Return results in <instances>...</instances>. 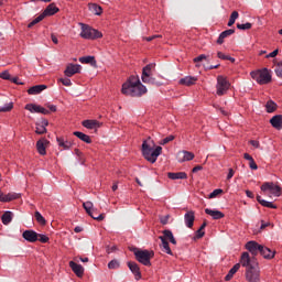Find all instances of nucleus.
<instances>
[{"label": "nucleus", "mask_w": 282, "mask_h": 282, "mask_svg": "<svg viewBox=\"0 0 282 282\" xmlns=\"http://www.w3.org/2000/svg\"><path fill=\"white\" fill-rule=\"evenodd\" d=\"M121 94L123 96H131V98H140L147 94V86L140 82L135 75H131L126 83L122 84Z\"/></svg>", "instance_id": "obj_1"}, {"label": "nucleus", "mask_w": 282, "mask_h": 282, "mask_svg": "<svg viewBox=\"0 0 282 282\" xmlns=\"http://www.w3.org/2000/svg\"><path fill=\"white\" fill-rule=\"evenodd\" d=\"M141 153L147 162H150V164H155V162H158V158L162 155V147H155V142L153 141L151 147V144L144 140L141 145Z\"/></svg>", "instance_id": "obj_2"}, {"label": "nucleus", "mask_w": 282, "mask_h": 282, "mask_svg": "<svg viewBox=\"0 0 282 282\" xmlns=\"http://www.w3.org/2000/svg\"><path fill=\"white\" fill-rule=\"evenodd\" d=\"M130 252H133L135 260L145 265L147 268H151V260L155 257V252L153 250H142L137 247H131Z\"/></svg>", "instance_id": "obj_3"}, {"label": "nucleus", "mask_w": 282, "mask_h": 282, "mask_svg": "<svg viewBox=\"0 0 282 282\" xmlns=\"http://www.w3.org/2000/svg\"><path fill=\"white\" fill-rule=\"evenodd\" d=\"M248 281H261V269L259 268V262L257 261V258L248 259Z\"/></svg>", "instance_id": "obj_4"}, {"label": "nucleus", "mask_w": 282, "mask_h": 282, "mask_svg": "<svg viewBox=\"0 0 282 282\" xmlns=\"http://www.w3.org/2000/svg\"><path fill=\"white\" fill-rule=\"evenodd\" d=\"M246 268L245 271V276L246 279H248V251H245L241 254L240 258V263H236L228 272V274L225 276V281H230L232 279V276H235V274H237V272H239V268Z\"/></svg>", "instance_id": "obj_5"}, {"label": "nucleus", "mask_w": 282, "mask_h": 282, "mask_svg": "<svg viewBox=\"0 0 282 282\" xmlns=\"http://www.w3.org/2000/svg\"><path fill=\"white\" fill-rule=\"evenodd\" d=\"M250 76L259 85H269V83H272V74L268 68H263L262 70L251 72Z\"/></svg>", "instance_id": "obj_6"}, {"label": "nucleus", "mask_w": 282, "mask_h": 282, "mask_svg": "<svg viewBox=\"0 0 282 282\" xmlns=\"http://www.w3.org/2000/svg\"><path fill=\"white\" fill-rule=\"evenodd\" d=\"M80 36L87 41H96V39H102V32L89 26L88 24L82 23Z\"/></svg>", "instance_id": "obj_7"}, {"label": "nucleus", "mask_w": 282, "mask_h": 282, "mask_svg": "<svg viewBox=\"0 0 282 282\" xmlns=\"http://www.w3.org/2000/svg\"><path fill=\"white\" fill-rule=\"evenodd\" d=\"M261 191L264 195H273V197H281V187L272 182H267L261 185Z\"/></svg>", "instance_id": "obj_8"}, {"label": "nucleus", "mask_w": 282, "mask_h": 282, "mask_svg": "<svg viewBox=\"0 0 282 282\" xmlns=\"http://www.w3.org/2000/svg\"><path fill=\"white\" fill-rule=\"evenodd\" d=\"M83 208L84 210H86L87 215L91 217V219H95L96 221H102L105 219V214L98 215V209L94 208V203L89 200L86 203H83Z\"/></svg>", "instance_id": "obj_9"}, {"label": "nucleus", "mask_w": 282, "mask_h": 282, "mask_svg": "<svg viewBox=\"0 0 282 282\" xmlns=\"http://www.w3.org/2000/svg\"><path fill=\"white\" fill-rule=\"evenodd\" d=\"M216 89L217 96H225V94H228V89H230V82H228V78L223 75L218 76Z\"/></svg>", "instance_id": "obj_10"}, {"label": "nucleus", "mask_w": 282, "mask_h": 282, "mask_svg": "<svg viewBox=\"0 0 282 282\" xmlns=\"http://www.w3.org/2000/svg\"><path fill=\"white\" fill-rule=\"evenodd\" d=\"M153 68V64H148L142 68L141 80L142 83H148L153 85L155 79L151 77V69Z\"/></svg>", "instance_id": "obj_11"}, {"label": "nucleus", "mask_w": 282, "mask_h": 282, "mask_svg": "<svg viewBox=\"0 0 282 282\" xmlns=\"http://www.w3.org/2000/svg\"><path fill=\"white\" fill-rule=\"evenodd\" d=\"M24 109H26V111H30L31 113H42L43 116H50V110L35 104H26Z\"/></svg>", "instance_id": "obj_12"}, {"label": "nucleus", "mask_w": 282, "mask_h": 282, "mask_svg": "<svg viewBox=\"0 0 282 282\" xmlns=\"http://www.w3.org/2000/svg\"><path fill=\"white\" fill-rule=\"evenodd\" d=\"M47 127H50V121L43 118L41 121L35 123V133L36 135H45L47 133Z\"/></svg>", "instance_id": "obj_13"}, {"label": "nucleus", "mask_w": 282, "mask_h": 282, "mask_svg": "<svg viewBox=\"0 0 282 282\" xmlns=\"http://www.w3.org/2000/svg\"><path fill=\"white\" fill-rule=\"evenodd\" d=\"M47 147H50V140L46 138H41L36 142V150L40 155H47Z\"/></svg>", "instance_id": "obj_14"}, {"label": "nucleus", "mask_w": 282, "mask_h": 282, "mask_svg": "<svg viewBox=\"0 0 282 282\" xmlns=\"http://www.w3.org/2000/svg\"><path fill=\"white\" fill-rule=\"evenodd\" d=\"M22 238L29 243H36L39 241V234L32 229H28L22 232Z\"/></svg>", "instance_id": "obj_15"}, {"label": "nucleus", "mask_w": 282, "mask_h": 282, "mask_svg": "<svg viewBox=\"0 0 282 282\" xmlns=\"http://www.w3.org/2000/svg\"><path fill=\"white\" fill-rule=\"evenodd\" d=\"M127 265L132 274H134L135 281H140V279H142V271H140V265L133 261H128Z\"/></svg>", "instance_id": "obj_16"}, {"label": "nucleus", "mask_w": 282, "mask_h": 282, "mask_svg": "<svg viewBox=\"0 0 282 282\" xmlns=\"http://www.w3.org/2000/svg\"><path fill=\"white\" fill-rule=\"evenodd\" d=\"M80 64H68L64 70V75L67 76V78H72L75 74H80Z\"/></svg>", "instance_id": "obj_17"}, {"label": "nucleus", "mask_w": 282, "mask_h": 282, "mask_svg": "<svg viewBox=\"0 0 282 282\" xmlns=\"http://www.w3.org/2000/svg\"><path fill=\"white\" fill-rule=\"evenodd\" d=\"M263 246L259 245L257 241H249L248 242V252L252 254V257H257L261 253Z\"/></svg>", "instance_id": "obj_18"}, {"label": "nucleus", "mask_w": 282, "mask_h": 282, "mask_svg": "<svg viewBox=\"0 0 282 282\" xmlns=\"http://www.w3.org/2000/svg\"><path fill=\"white\" fill-rule=\"evenodd\" d=\"M68 265L72 269V271L74 272V274H76V276H78L79 279L84 276L85 268H83V265H80L74 261H69Z\"/></svg>", "instance_id": "obj_19"}, {"label": "nucleus", "mask_w": 282, "mask_h": 282, "mask_svg": "<svg viewBox=\"0 0 282 282\" xmlns=\"http://www.w3.org/2000/svg\"><path fill=\"white\" fill-rule=\"evenodd\" d=\"M82 126L85 127V129H100V127H102V122L98 120L86 119L82 122Z\"/></svg>", "instance_id": "obj_20"}, {"label": "nucleus", "mask_w": 282, "mask_h": 282, "mask_svg": "<svg viewBox=\"0 0 282 282\" xmlns=\"http://www.w3.org/2000/svg\"><path fill=\"white\" fill-rule=\"evenodd\" d=\"M56 142L61 149H64V151H69L72 147H74V143L69 140H65V137H57Z\"/></svg>", "instance_id": "obj_21"}, {"label": "nucleus", "mask_w": 282, "mask_h": 282, "mask_svg": "<svg viewBox=\"0 0 282 282\" xmlns=\"http://www.w3.org/2000/svg\"><path fill=\"white\" fill-rule=\"evenodd\" d=\"M57 12H61V9L56 7L55 3H51L46 7V9L42 12L45 17H54V14H57Z\"/></svg>", "instance_id": "obj_22"}, {"label": "nucleus", "mask_w": 282, "mask_h": 282, "mask_svg": "<svg viewBox=\"0 0 282 282\" xmlns=\"http://www.w3.org/2000/svg\"><path fill=\"white\" fill-rule=\"evenodd\" d=\"M270 124L273 129H282V115H275L270 119Z\"/></svg>", "instance_id": "obj_23"}, {"label": "nucleus", "mask_w": 282, "mask_h": 282, "mask_svg": "<svg viewBox=\"0 0 282 282\" xmlns=\"http://www.w3.org/2000/svg\"><path fill=\"white\" fill-rule=\"evenodd\" d=\"M196 83H197V77L186 76L180 79L178 85H184L185 87H192V85H195Z\"/></svg>", "instance_id": "obj_24"}, {"label": "nucleus", "mask_w": 282, "mask_h": 282, "mask_svg": "<svg viewBox=\"0 0 282 282\" xmlns=\"http://www.w3.org/2000/svg\"><path fill=\"white\" fill-rule=\"evenodd\" d=\"M46 88H47V85H43V84L35 85L28 89V94H29V96H35L36 94H41V91H45Z\"/></svg>", "instance_id": "obj_25"}, {"label": "nucleus", "mask_w": 282, "mask_h": 282, "mask_svg": "<svg viewBox=\"0 0 282 282\" xmlns=\"http://www.w3.org/2000/svg\"><path fill=\"white\" fill-rule=\"evenodd\" d=\"M205 213L206 215H209V217H212L213 219H224V217H226V215L223 212L214 210L210 208H206Z\"/></svg>", "instance_id": "obj_26"}, {"label": "nucleus", "mask_w": 282, "mask_h": 282, "mask_svg": "<svg viewBox=\"0 0 282 282\" xmlns=\"http://www.w3.org/2000/svg\"><path fill=\"white\" fill-rule=\"evenodd\" d=\"M169 180H188L186 172H170L167 173Z\"/></svg>", "instance_id": "obj_27"}, {"label": "nucleus", "mask_w": 282, "mask_h": 282, "mask_svg": "<svg viewBox=\"0 0 282 282\" xmlns=\"http://www.w3.org/2000/svg\"><path fill=\"white\" fill-rule=\"evenodd\" d=\"M185 224L187 228H193L195 224V212L189 210L185 214Z\"/></svg>", "instance_id": "obj_28"}, {"label": "nucleus", "mask_w": 282, "mask_h": 282, "mask_svg": "<svg viewBox=\"0 0 282 282\" xmlns=\"http://www.w3.org/2000/svg\"><path fill=\"white\" fill-rule=\"evenodd\" d=\"M235 33V29H228L224 32H221L217 39L218 45H224V39H228V36H231V34Z\"/></svg>", "instance_id": "obj_29"}, {"label": "nucleus", "mask_w": 282, "mask_h": 282, "mask_svg": "<svg viewBox=\"0 0 282 282\" xmlns=\"http://www.w3.org/2000/svg\"><path fill=\"white\" fill-rule=\"evenodd\" d=\"M73 135L82 140V142H85L86 144H91V137L85 134L84 132L75 131L73 132Z\"/></svg>", "instance_id": "obj_30"}, {"label": "nucleus", "mask_w": 282, "mask_h": 282, "mask_svg": "<svg viewBox=\"0 0 282 282\" xmlns=\"http://www.w3.org/2000/svg\"><path fill=\"white\" fill-rule=\"evenodd\" d=\"M159 239H160V241L162 243L161 246L165 250L166 254H170L171 257H173V250H171L169 240H166L165 237H163V236H160Z\"/></svg>", "instance_id": "obj_31"}, {"label": "nucleus", "mask_w": 282, "mask_h": 282, "mask_svg": "<svg viewBox=\"0 0 282 282\" xmlns=\"http://www.w3.org/2000/svg\"><path fill=\"white\" fill-rule=\"evenodd\" d=\"M178 153H183V155H184L182 159L178 160V162H181V163L182 162H191V161L195 160V153H193V152L183 150Z\"/></svg>", "instance_id": "obj_32"}, {"label": "nucleus", "mask_w": 282, "mask_h": 282, "mask_svg": "<svg viewBox=\"0 0 282 282\" xmlns=\"http://www.w3.org/2000/svg\"><path fill=\"white\" fill-rule=\"evenodd\" d=\"M88 10H90V12H94L96 17H100L102 14V7L97 3H88Z\"/></svg>", "instance_id": "obj_33"}, {"label": "nucleus", "mask_w": 282, "mask_h": 282, "mask_svg": "<svg viewBox=\"0 0 282 282\" xmlns=\"http://www.w3.org/2000/svg\"><path fill=\"white\" fill-rule=\"evenodd\" d=\"M163 237H165L166 240L169 239V241L172 242L173 246H177V240L173 236V231H171V229L163 230Z\"/></svg>", "instance_id": "obj_34"}, {"label": "nucleus", "mask_w": 282, "mask_h": 282, "mask_svg": "<svg viewBox=\"0 0 282 282\" xmlns=\"http://www.w3.org/2000/svg\"><path fill=\"white\" fill-rule=\"evenodd\" d=\"M79 63H85L93 65V67H96L97 62H96V57L95 56H83L79 58Z\"/></svg>", "instance_id": "obj_35"}, {"label": "nucleus", "mask_w": 282, "mask_h": 282, "mask_svg": "<svg viewBox=\"0 0 282 282\" xmlns=\"http://www.w3.org/2000/svg\"><path fill=\"white\" fill-rule=\"evenodd\" d=\"M260 254L264 259H274V252H272V250H270V248H268V247H262Z\"/></svg>", "instance_id": "obj_36"}, {"label": "nucleus", "mask_w": 282, "mask_h": 282, "mask_svg": "<svg viewBox=\"0 0 282 282\" xmlns=\"http://www.w3.org/2000/svg\"><path fill=\"white\" fill-rule=\"evenodd\" d=\"M14 199H21V194L19 193L4 194L3 203L14 202Z\"/></svg>", "instance_id": "obj_37"}, {"label": "nucleus", "mask_w": 282, "mask_h": 282, "mask_svg": "<svg viewBox=\"0 0 282 282\" xmlns=\"http://www.w3.org/2000/svg\"><path fill=\"white\" fill-rule=\"evenodd\" d=\"M1 220L4 226H8V224L12 221V212H4V214L1 216Z\"/></svg>", "instance_id": "obj_38"}, {"label": "nucleus", "mask_w": 282, "mask_h": 282, "mask_svg": "<svg viewBox=\"0 0 282 282\" xmlns=\"http://www.w3.org/2000/svg\"><path fill=\"white\" fill-rule=\"evenodd\" d=\"M257 202H259V204L261 206H264V208H276V205L272 204L271 202H268L263 198H261V196H257Z\"/></svg>", "instance_id": "obj_39"}, {"label": "nucleus", "mask_w": 282, "mask_h": 282, "mask_svg": "<svg viewBox=\"0 0 282 282\" xmlns=\"http://www.w3.org/2000/svg\"><path fill=\"white\" fill-rule=\"evenodd\" d=\"M206 226H208V223H206V220L200 225L199 229L196 230V236L195 239H202L204 237V235H206V232L204 231V228H206Z\"/></svg>", "instance_id": "obj_40"}, {"label": "nucleus", "mask_w": 282, "mask_h": 282, "mask_svg": "<svg viewBox=\"0 0 282 282\" xmlns=\"http://www.w3.org/2000/svg\"><path fill=\"white\" fill-rule=\"evenodd\" d=\"M265 109L268 113H274V111H276V102L273 100L267 101Z\"/></svg>", "instance_id": "obj_41"}, {"label": "nucleus", "mask_w": 282, "mask_h": 282, "mask_svg": "<svg viewBox=\"0 0 282 282\" xmlns=\"http://www.w3.org/2000/svg\"><path fill=\"white\" fill-rule=\"evenodd\" d=\"M237 19H239V12L237 11H232L229 21H228V28H232V25H235V22L237 21Z\"/></svg>", "instance_id": "obj_42"}, {"label": "nucleus", "mask_w": 282, "mask_h": 282, "mask_svg": "<svg viewBox=\"0 0 282 282\" xmlns=\"http://www.w3.org/2000/svg\"><path fill=\"white\" fill-rule=\"evenodd\" d=\"M34 217L40 226H47V220H45V217H43L39 212H35Z\"/></svg>", "instance_id": "obj_43"}, {"label": "nucleus", "mask_w": 282, "mask_h": 282, "mask_svg": "<svg viewBox=\"0 0 282 282\" xmlns=\"http://www.w3.org/2000/svg\"><path fill=\"white\" fill-rule=\"evenodd\" d=\"M13 109H14V104L9 102V104H6L3 107H0V113H8V111H11Z\"/></svg>", "instance_id": "obj_44"}, {"label": "nucleus", "mask_w": 282, "mask_h": 282, "mask_svg": "<svg viewBox=\"0 0 282 282\" xmlns=\"http://www.w3.org/2000/svg\"><path fill=\"white\" fill-rule=\"evenodd\" d=\"M43 19H45V15L42 12L37 18H35L32 22L28 24V28H34V25H36V23H41Z\"/></svg>", "instance_id": "obj_45"}, {"label": "nucleus", "mask_w": 282, "mask_h": 282, "mask_svg": "<svg viewBox=\"0 0 282 282\" xmlns=\"http://www.w3.org/2000/svg\"><path fill=\"white\" fill-rule=\"evenodd\" d=\"M43 19H45V15L42 12L37 18H35L32 22L28 24V28H34V25H36V23H41Z\"/></svg>", "instance_id": "obj_46"}, {"label": "nucleus", "mask_w": 282, "mask_h": 282, "mask_svg": "<svg viewBox=\"0 0 282 282\" xmlns=\"http://www.w3.org/2000/svg\"><path fill=\"white\" fill-rule=\"evenodd\" d=\"M217 57L221 61H230V63H235V57H231L230 55H226L223 52L217 53Z\"/></svg>", "instance_id": "obj_47"}, {"label": "nucleus", "mask_w": 282, "mask_h": 282, "mask_svg": "<svg viewBox=\"0 0 282 282\" xmlns=\"http://www.w3.org/2000/svg\"><path fill=\"white\" fill-rule=\"evenodd\" d=\"M248 165L251 171H257V169H259V165H257V162H254V159L251 155H248Z\"/></svg>", "instance_id": "obj_48"}, {"label": "nucleus", "mask_w": 282, "mask_h": 282, "mask_svg": "<svg viewBox=\"0 0 282 282\" xmlns=\"http://www.w3.org/2000/svg\"><path fill=\"white\" fill-rule=\"evenodd\" d=\"M37 241H40L41 243H48L50 237L43 234H37Z\"/></svg>", "instance_id": "obj_49"}, {"label": "nucleus", "mask_w": 282, "mask_h": 282, "mask_svg": "<svg viewBox=\"0 0 282 282\" xmlns=\"http://www.w3.org/2000/svg\"><path fill=\"white\" fill-rule=\"evenodd\" d=\"M109 270H117V268H120V262L118 260H111L108 263Z\"/></svg>", "instance_id": "obj_50"}, {"label": "nucleus", "mask_w": 282, "mask_h": 282, "mask_svg": "<svg viewBox=\"0 0 282 282\" xmlns=\"http://www.w3.org/2000/svg\"><path fill=\"white\" fill-rule=\"evenodd\" d=\"M0 78H2V80H12V75H10V72L4 70L0 74Z\"/></svg>", "instance_id": "obj_51"}, {"label": "nucleus", "mask_w": 282, "mask_h": 282, "mask_svg": "<svg viewBox=\"0 0 282 282\" xmlns=\"http://www.w3.org/2000/svg\"><path fill=\"white\" fill-rule=\"evenodd\" d=\"M223 193H224V189L221 188L214 189L213 193L209 194V199H213L217 197V195H221Z\"/></svg>", "instance_id": "obj_52"}, {"label": "nucleus", "mask_w": 282, "mask_h": 282, "mask_svg": "<svg viewBox=\"0 0 282 282\" xmlns=\"http://www.w3.org/2000/svg\"><path fill=\"white\" fill-rule=\"evenodd\" d=\"M173 140H175V135L170 134L161 141V144H169V142H173Z\"/></svg>", "instance_id": "obj_53"}, {"label": "nucleus", "mask_w": 282, "mask_h": 282, "mask_svg": "<svg viewBox=\"0 0 282 282\" xmlns=\"http://www.w3.org/2000/svg\"><path fill=\"white\" fill-rule=\"evenodd\" d=\"M58 80H59V83H62V85H64V87H72V79H69V78H59Z\"/></svg>", "instance_id": "obj_54"}, {"label": "nucleus", "mask_w": 282, "mask_h": 282, "mask_svg": "<svg viewBox=\"0 0 282 282\" xmlns=\"http://www.w3.org/2000/svg\"><path fill=\"white\" fill-rule=\"evenodd\" d=\"M169 219H171V215L160 216V223L162 226H166V224H169Z\"/></svg>", "instance_id": "obj_55"}, {"label": "nucleus", "mask_w": 282, "mask_h": 282, "mask_svg": "<svg viewBox=\"0 0 282 282\" xmlns=\"http://www.w3.org/2000/svg\"><path fill=\"white\" fill-rule=\"evenodd\" d=\"M202 61H206V55L200 54L197 57L194 58V63H202Z\"/></svg>", "instance_id": "obj_56"}, {"label": "nucleus", "mask_w": 282, "mask_h": 282, "mask_svg": "<svg viewBox=\"0 0 282 282\" xmlns=\"http://www.w3.org/2000/svg\"><path fill=\"white\" fill-rule=\"evenodd\" d=\"M143 39L144 41H148V43H151V41H155V39H162V35H152Z\"/></svg>", "instance_id": "obj_57"}, {"label": "nucleus", "mask_w": 282, "mask_h": 282, "mask_svg": "<svg viewBox=\"0 0 282 282\" xmlns=\"http://www.w3.org/2000/svg\"><path fill=\"white\" fill-rule=\"evenodd\" d=\"M118 251V246L107 247V254H111V252Z\"/></svg>", "instance_id": "obj_58"}, {"label": "nucleus", "mask_w": 282, "mask_h": 282, "mask_svg": "<svg viewBox=\"0 0 282 282\" xmlns=\"http://www.w3.org/2000/svg\"><path fill=\"white\" fill-rule=\"evenodd\" d=\"M10 82L14 83V85H24L23 82H19V77H11Z\"/></svg>", "instance_id": "obj_59"}, {"label": "nucleus", "mask_w": 282, "mask_h": 282, "mask_svg": "<svg viewBox=\"0 0 282 282\" xmlns=\"http://www.w3.org/2000/svg\"><path fill=\"white\" fill-rule=\"evenodd\" d=\"M198 171H204V166L196 165L195 167H193L192 173H197Z\"/></svg>", "instance_id": "obj_60"}, {"label": "nucleus", "mask_w": 282, "mask_h": 282, "mask_svg": "<svg viewBox=\"0 0 282 282\" xmlns=\"http://www.w3.org/2000/svg\"><path fill=\"white\" fill-rule=\"evenodd\" d=\"M234 176H235V170L229 169V172L227 174V180H232Z\"/></svg>", "instance_id": "obj_61"}, {"label": "nucleus", "mask_w": 282, "mask_h": 282, "mask_svg": "<svg viewBox=\"0 0 282 282\" xmlns=\"http://www.w3.org/2000/svg\"><path fill=\"white\" fill-rule=\"evenodd\" d=\"M46 107L50 109L48 111H52L53 113H56L57 108L54 105H46Z\"/></svg>", "instance_id": "obj_62"}, {"label": "nucleus", "mask_w": 282, "mask_h": 282, "mask_svg": "<svg viewBox=\"0 0 282 282\" xmlns=\"http://www.w3.org/2000/svg\"><path fill=\"white\" fill-rule=\"evenodd\" d=\"M268 226H270V223H265V221L261 220L260 230H265V228H268Z\"/></svg>", "instance_id": "obj_63"}, {"label": "nucleus", "mask_w": 282, "mask_h": 282, "mask_svg": "<svg viewBox=\"0 0 282 282\" xmlns=\"http://www.w3.org/2000/svg\"><path fill=\"white\" fill-rule=\"evenodd\" d=\"M237 29L238 30H248V23H245V24H237Z\"/></svg>", "instance_id": "obj_64"}]
</instances>
